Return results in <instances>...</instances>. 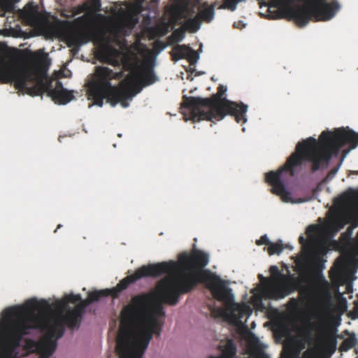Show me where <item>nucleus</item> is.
<instances>
[{"instance_id": "35", "label": "nucleus", "mask_w": 358, "mask_h": 358, "mask_svg": "<svg viewBox=\"0 0 358 358\" xmlns=\"http://www.w3.org/2000/svg\"><path fill=\"white\" fill-rule=\"evenodd\" d=\"M122 26L120 24H115L112 28L110 29L109 31L111 34H116L117 32L121 31Z\"/></svg>"}, {"instance_id": "15", "label": "nucleus", "mask_w": 358, "mask_h": 358, "mask_svg": "<svg viewBox=\"0 0 358 358\" xmlns=\"http://www.w3.org/2000/svg\"><path fill=\"white\" fill-rule=\"evenodd\" d=\"M26 72L16 65L9 63H0V82L13 84L17 87H22L26 78Z\"/></svg>"}, {"instance_id": "34", "label": "nucleus", "mask_w": 358, "mask_h": 358, "mask_svg": "<svg viewBox=\"0 0 358 358\" xmlns=\"http://www.w3.org/2000/svg\"><path fill=\"white\" fill-rule=\"evenodd\" d=\"M167 46V44H166L164 42L161 41H156L154 43V48L155 50H157L159 51H161L164 50Z\"/></svg>"}, {"instance_id": "38", "label": "nucleus", "mask_w": 358, "mask_h": 358, "mask_svg": "<svg viewBox=\"0 0 358 358\" xmlns=\"http://www.w3.org/2000/svg\"><path fill=\"white\" fill-rule=\"evenodd\" d=\"M152 17L150 16L149 14L144 15L143 16V21L145 24H150L152 22Z\"/></svg>"}, {"instance_id": "24", "label": "nucleus", "mask_w": 358, "mask_h": 358, "mask_svg": "<svg viewBox=\"0 0 358 358\" xmlns=\"http://www.w3.org/2000/svg\"><path fill=\"white\" fill-rule=\"evenodd\" d=\"M201 22L199 16L194 18L189 19L183 24L182 27L185 31L188 30L190 32H196L200 28Z\"/></svg>"}, {"instance_id": "26", "label": "nucleus", "mask_w": 358, "mask_h": 358, "mask_svg": "<svg viewBox=\"0 0 358 358\" xmlns=\"http://www.w3.org/2000/svg\"><path fill=\"white\" fill-rule=\"evenodd\" d=\"M283 250V245L281 241L276 243H271L268 247V253L269 255H273L275 254L279 255Z\"/></svg>"}, {"instance_id": "8", "label": "nucleus", "mask_w": 358, "mask_h": 358, "mask_svg": "<svg viewBox=\"0 0 358 358\" xmlns=\"http://www.w3.org/2000/svg\"><path fill=\"white\" fill-rule=\"evenodd\" d=\"M299 242L302 246L303 259L313 274L315 287L320 296L319 316L327 315L330 312L331 294L329 290V283L322 275L326 262L323 255L326 253L327 250L325 247L315 248L313 243L308 241L303 236H299Z\"/></svg>"}, {"instance_id": "9", "label": "nucleus", "mask_w": 358, "mask_h": 358, "mask_svg": "<svg viewBox=\"0 0 358 358\" xmlns=\"http://www.w3.org/2000/svg\"><path fill=\"white\" fill-rule=\"evenodd\" d=\"M20 69L26 72V78L24 85L22 87L15 89L21 92H25L31 96H38L47 92L48 96L52 97V100L60 104H66L73 99L71 92L64 88L62 83L57 80L54 88H52L51 83L42 78H38L36 75L30 69L17 66Z\"/></svg>"}, {"instance_id": "32", "label": "nucleus", "mask_w": 358, "mask_h": 358, "mask_svg": "<svg viewBox=\"0 0 358 358\" xmlns=\"http://www.w3.org/2000/svg\"><path fill=\"white\" fill-rule=\"evenodd\" d=\"M271 243L266 235L262 236L261 238L256 241V244L258 245H266L268 246Z\"/></svg>"}, {"instance_id": "20", "label": "nucleus", "mask_w": 358, "mask_h": 358, "mask_svg": "<svg viewBox=\"0 0 358 358\" xmlns=\"http://www.w3.org/2000/svg\"><path fill=\"white\" fill-rule=\"evenodd\" d=\"M101 1L100 0H90L85 2L83 5L78 7V13H83L88 11H99L101 10Z\"/></svg>"}, {"instance_id": "3", "label": "nucleus", "mask_w": 358, "mask_h": 358, "mask_svg": "<svg viewBox=\"0 0 358 358\" xmlns=\"http://www.w3.org/2000/svg\"><path fill=\"white\" fill-rule=\"evenodd\" d=\"M164 316L162 305L152 304L151 294L133 296L120 313L116 348L119 358H142L153 335L160 336L159 318Z\"/></svg>"}, {"instance_id": "41", "label": "nucleus", "mask_w": 358, "mask_h": 358, "mask_svg": "<svg viewBox=\"0 0 358 358\" xmlns=\"http://www.w3.org/2000/svg\"><path fill=\"white\" fill-rule=\"evenodd\" d=\"M315 227V225H310V226L307 228V230H306L307 234H308V233H309V231H310V229H314Z\"/></svg>"}, {"instance_id": "16", "label": "nucleus", "mask_w": 358, "mask_h": 358, "mask_svg": "<svg viewBox=\"0 0 358 358\" xmlns=\"http://www.w3.org/2000/svg\"><path fill=\"white\" fill-rule=\"evenodd\" d=\"M317 328V335L314 339L318 348H336V337L321 325H315Z\"/></svg>"}, {"instance_id": "7", "label": "nucleus", "mask_w": 358, "mask_h": 358, "mask_svg": "<svg viewBox=\"0 0 358 358\" xmlns=\"http://www.w3.org/2000/svg\"><path fill=\"white\" fill-rule=\"evenodd\" d=\"M60 24L67 26L71 30L66 34V41L69 47H79L90 41L99 40L104 43L100 48L101 54L103 56L110 55L112 50L109 45L110 38L106 36L105 31L97 34L91 26L89 15H83L74 19L72 22L62 21L58 22V24H55L46 22L44 29L50 35H58Z\"/></svg>"}, {"instance_id": "40", "label": "nucleus", "mask_w": 358, "mask_h": 358, "mask_svg": "<svg viewBox=\"0 0 358 358\" xmlns=\"http://www.w3.org/2000/svg\"><path fill=\"white\" fill-rule=\"evenodd\" d=\"M306 339L308 341H311L312 340V334H311V331L310 330H308L307 332H306Z\"/></svg>"}, {"instance_id": "14", "label": "nucleus", "mask_w": 358, "mask_h": 358, "mask_svg": "<svg viewBox=\"0 0 358 358\" xmlns=\"http://www.w3.org/2000/svg\"><path fill=\"white\" fill-rule=\"evenodd\" d=\"M8 329L3 320L0 339V358H18L17 349L20 347V335Z\"/></svg>"}, {"instance_id": "37", "label": "nucleus", "mask_w": 358, "mask_h": 358, "mask_svg": "<svg viewBox=\"0 0 358 358\" xmlns=\"http://www.w3.org/2000/svg\"><path fill=\"white\" fill-rule=\"evenodd\" d=\"M248 308L245 307H240L238 308V316L242 317L245 314L248 313Z\"/></svg>"}, {"instance_id": "29", "label": "nucleus", "mask_w": 358, "mask_h": 358, "mask_svg": "<svg viewBox=\"0 0 358 358\" xmlns=\"http://www.w3.org/2000/svg\"><path fill=\"white\" fill-rule=\"evenodd\" d=\"M65 303H75L76 302H80L81 301V296L80 294H70L69 295H66L64 298Z\"/></svg>"}, {"instance_id": "30", "label": "nucleus", "mask_w": 358, "mask_h": 358, "mask_svg": "<svg viewBox=\"0 0 358 358\" xmlns=\"http://www.w3.org/2000/svg\"><path fill=\"white\" fill-rule=\"evenodd\" d=\"M353 309L350 312V316L352 319L355 320L358 318V299L353 302Z\"/></svg>"}, {"instance_id": "6", "label": "nucleus", "mask_w": 358, "mask_h": 358, "mask_svg": "<svg viewBox=\"0 0 358 358\" xmlns=\"http://www.w3.org/2000/svg\"><path fill=\"white\" fill-rule=\"evenodd\" d=\"M121 77V72H114L106 66L96 67L88 89L90 99L93 100L94 104L101 107L106 99L113 107L120 103L123 108H127L128 100H131L139 90L134 92V89L130 87H118L111 84L113 79H120Z\"/></svg>"}, {"instance_id": "28", "label": "nucleus", "mask_w": 358, "mask_h": 358, "mask_svg": "<svg viewBox=\"0 0 358 358\" xmlns=\"http://www.w3.org/2000/svg\"><path fill=\"white\" fill-rule=\"evenodd\" d=\"M152 34L155 35L156 36H162L166 34L168 31V29L166 26H157L155 27H152L150 29Z\"/></svg>"}, {"instance_id": "44", "label": "nucleus", "mask_w": 358, "mask_h": 358, "mask_svg": "<svg viewBox=\"0 0 358 358\" xmlns=\"http://www.w3.org/2000/svg\"><path fill=\"white\" fill-rule=\"evenodd\" d=\"M259 358H268V357H267V355H263L262 356H261V357H259Z\"/></svg>"}, {"instance_id": "36", "label": "nucleus", "mask_w": 358, "mask_h": 358, "mask_svg": "<svg viewBox=\"0 0 358 358\" xmlns=\"http://www.w3.org/2000/svg\"><path fill=\"white\" fill-rule=\"evenodd\" d=\"M233 26H234V28L241 29L243 27H245V24L243 23V21L239 20V21H237V22H234Z\"/></svg>"}, {"instance_id": "5", "label": "nucleus", "mask_w": 358, "mask_h": 358, "mask_svg": "<svg viewBox=\"0 0 358 358\" xmlns=\"http://www.w3.org/2000/svg\"><path fill=\"white\" fill-rule=\"evenodd\" d=\"M227 90V87L220 85L217 93L208 98L183 96L181 109L185 120L220 121L229 115L235 117L236 122L245 123L248 106L222 98Z\"/></svg>"}, {"instance_id": "45", "label": "nucleus", "mask_w": 358, "mask_h": 358, "mask_svg": "<svg viewBox=\"0 0 358 358\" xmlns=\"http://www.w3.org/2000/svg\"><path fill=\"white\" fill-rule=\"evenodd\" d=\"M357 237H358V231H357Z\"/></svg>"}, {"instance_id": "19", "label": "nucleus", "mask_w": 358, "mask_h": 358, "mask_svg": "<svg viewBox=\"0 0 358 358\" xmlns=\"http://www.w3.org/2000/svg\"><path fill=\"white\" fill-rule=\"evenodd\" d=\"M189 47L186 45H175L170 52L172 61L176 62L180 59H185Z\"/></svg>"}, {"instance_id": "18", "label": "nucleus", "mask_w": 358, "mask_h": 358, "mask_svg": "<svg viewBox=\"0 0 358 358\" xmlns=\"http://www.w3.org/2000/svg\"><path fill=\"white\" fill-rule=\"evenodd\" d=\"M336 203L338 206L358 203V190H351L345 192L336 201Z\"/></svg>"}, {"instance_id": "11", "label": "nucleus", "mask_w": 358, "mask_h": 358, "mask_svg": "<svg viewBox=\"0 0 358 358\" xmlns=\"http://www.w3.org/2000/svg\"><path fill=\"white\" fill-rule=\"evenodd\" d=\"M176 267L177 264L175 261L162 262L142 266L137 268L134 274L127 275L121 280L115 287L105 289L103 291H105L103 292L106 294V296H111L113 299H116L122 291L127 289L131 284L138 280L145 277H159L167 272L176 270Z\"/></svg>"}, {"instance_id": "23", "label": "nucleus", "mask_w": 358, "mask_h": 358, "mask_svg": "<svg viewBox=\"0 0 358 358\" xmlns=\"http://www.w3.org/2000/svg\"><path fill=\"white\" fill-rule=\"evenodd\" d=\"M141 81L143 85L147 86L153 84L157 78L152 69H146L140 75Z\"/></svg>"}, {"instance_id": "33", "label": "nucleus", "mask_w": 358, "mask_h": 358, "mask_svg": "<svg viewBox=\"0 0 358 358\" xmlns=\"http://www.w3.org/2000/svg\"><path fill=\"white\" fill-rule=\"evenodd\" d=\"M339 169V166H336V167H334L333 168L329 173L327 175L325 179H324V181L327 182L329 180H331L334 176L336 174L338 170Z\"/></svg>"}, {"instance_id": "2", "label": "nucleus", "mask_w": 358, "mask_h": 358, "mask_svg": "<svg viewBox=\"0 0 358 358\" xmlns=\"http://www.w3.org/2000/svg\"><path fill=\"white\" fill-rule=\"evenodd\" d=\"M176 270L166 273H175L178 267L182 271V276L177 278L169 275L159 280L156 287V294L159 300H155L152 293H143L151 294L152 304L162 303L170 306L176 305L180 295L187 294L192 291L199 283L205 284L212 296L217 301H221L227 306L234 303V297L232 290L227 282L219 275L208 269H204L209 262V255L200 250H194L190 255L187 252L178 255V262Z\"/></svg>"}, {"instance_id": "17", "label": "nucleus", "mask_w": 358, "mask_h": 358, "mask_svg": "<svg viewBox=\"0 0 358 358\" xmlns=\"http://www.w3.org/2000/svg\"><path fill=\"white\" fill-rule=\"evenodd\" d=\"M146 1L147 0H135L134 6L136 12L141 13L144 10H149L156 15L159 0H150L149 3L145 6L144 4Z\"/></svg>"}, {"instance_id": "25", "label": "nucleus", "mask_w": 358, "mask_h": 358, "mask_svg": "<svg viewBox=\"0 0 358 358\" xmlns=\"http://www.w3.org/2000/svg\"><path fill=\"white\" fill-rule=\"evenodd\" d=\"M214 9L213 5L208 6L201 10L198 16L204 21L210 22L214 16Z\"/></svg>"}, {"instance_id": "1", "label": "nucleus", "mask_w": 358, "mask_h": 358, "mask_svg": "<svg viewBox=\"0 0 358 358\" xmlns=\"http://www.w3.org/2000/svg\"><path fill=\"white\" fill-rule=\"evenodd\" d=\"M347 144L350 149L357 148L358 133L338 128L333 131H323L318 140L309 137L297 143L295 151L282 167L276 171L266 173L265 181L272 186L273 194L280 196L284 202H293L290 192L285 188V176H294V169L301 166L304 162L312 163L313 172L327 168L331 157L337 156L340 149Z\"/></svg>"}, {"instance_id": "12", "label": "nucleus", "mask_w": 358, "mask_h": 358, "mask_svg": "<svg viewBox=\"0 0 358 358\" xmlns=\"http://www.w3.org/2000/svg\"><path fill=\"white\" fill-rule=\"evenodd\" d=\"M269 270L272 275H276L277 277L274 283L262 275H259L260 282L263 285L262 294L268 299H278L284 298L296 289L297 280L294 277H287L281 274L276 266H271Z\"/></svg>"}, {"instance_id": "4", "label": "nucleus", "mask_w": 358, "mask_h": 358, "mask_svg": "<svg viewBox=\"0 0 358 358\" xmlns=\"http://www.w3.org/2000/svg\"><path fill=\"white\" fill-rule=\"evenodd\" d=\"M50 305L45 300L35 299L27 301L23 305L9 308L3 313V319L8 329L20 335V343L23 337L33 329L46 330L43 338L36 343L38 350L42 354L40 358H49L55 352L57 340L63 336L66 322L55 313L46 314Z\"/></svg>"}, {"instance_id": "13", "label": "nucleus", "mask_w": 358, "mask_h": 358, "mask_svg": "<svg viewBox=\"0 0 358 358\" xmlns=\"http://www.w3.org/2000/svg\"><path fill=\"white\" fill-rule=\"evenodd\" d=\"M103 292V289L90 292L88 293L87 298L85 300L81 299L80 303L74 308L59 309L54 313L62 318L68 328L78 329L80 327L85 308L92 303L105 297L106 294Z\"/></svg>"}, {"instance_id": "43", "label": "nucleus", "mask_w": 358, "mask_h": 358, "mask_svg": "<svg viewBox=\"0 0 358 358\" xmlns=\"http://www.w3.org/2000/svg\"><path fill=\"white\" fill-rule=\"evenodd\" d=\"M351 173H352V174H358V171H351Z\"/></svg>"}, {"instance_id": "27", "label": "nucleus", "mask_w": 358, "mask_h": 358, "mask_svg": "<svg viewBox=\"0 0 358 358\" xmlns=\"http://www.w3.org/2000/svg\"><path fill=\"white\" fill-rule=\"evenodd\" d=\"M199 57L196 51L189 47L187 57L185 59L189 62L190 65H194L198 61Z\"/></svg>"}, {"instance_id": "31", "label": "nucleus", "mask_w": 358, "mask_h": 358, "mask_svg": "<svg viewBox=\"0 0 358 358\" xmlns=\"http://www.w3.org/2000/svg\"><path fill=\"white\" fill-rule=\"evenodd\" d=\"M37 60L40 64L43 65V66L49 65V64H50V61H49L47 54H44V55L38 56Z\"/></svg>"}, {"instance_id": "42", "label": "nucleus", "mask_w": 358, "mask_h": 358, "mask_svg": "<svg viewBox=\"0 0 358 358\" xmlns=\"http://www.w3.org/2000/svg\"><path fill=\"white\" fill-rule=\"evenodd\" d=\"M62 227V224H58V225H57V229L55 230V232H56V231H57V230L58 229L61 228Z\"/></svg>"}, {"instance_id": "39", "label": "nucleus", "mask_w": 358, "mask_h": 358, "mask_svg": "<svg viewBox=\"0 0 358 358\" xmlns=\"http://www.w3.org/2000/svg\"><path fill=\"white\" fill-rule=\"evenodd\" d=\"M335 224L338 227V229H342L344 227V222L340 219L335 221Z\"/></svg>"}, {"instance_id": "22", "label": "nucleus", "mask_w": 358, "mask_h": 358, "mask_svg": "<svg viewBox=\"0 0 358 358\" xmlns=\"http://www.w3.org/2000/svg\"><path fill=\"white\" fill-rule=\"evenodd\" d=\"M236 354V346L232 340H228L224 349L223 350L222 355L220 357H215L216 358H233Z\"/></svg>"}, {"instance_id": "21", "label": "nucleus", "mask_w": 358, "mask_h": 358, "mask_svg": "<svg viewBox=\"0 0 358 358\" xmlns=\"http://www.w3.org/2000/svg\"><path fill=\"white\" fill-rule=\"evenodd\" d=\"M185 29L182 26L181 27L175 29L171 35L168 38V44L173 45L176 43L182 41L185 36Z\"/></svg>"}, {"instance_id": "10", "label": "nucleus", "mask_w": 358, "mask_h": 358, "mask_svg": "<svg viewBox=\"0 0 358 358\" xmlns=\"http://www.w3.org/2000/svg\"><path fill=\"white\" fill-rule=\"evenodd\" d=\"M340 8L335 0L330 3L326 0H315L308 6L296 5L292 20L300 27H304L310 20L327 21L336 15Z\"/></svg>"}]
</instances>
